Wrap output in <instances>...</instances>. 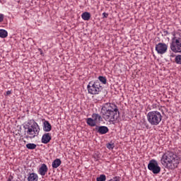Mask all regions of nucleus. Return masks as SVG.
Returning <instances> with one entry per match:
<instances>
[{"label":"nucleus","instance_id":"obj_16","mask_svg":"<svg viewBox=\"0 0 181 181\" xmlns=\"http://www.w3.org/2000/svg\"><path fill=\"white\" fill-rule=\"evenodd\" d=\"M92 118H93L95 121V122H103V117L101 115L97 114V113H93L92 115Z\"/></svg>","mask_w":181,"mask_h":181},{"label":"nucleus","instance_id":"obj_31","mask_svg":"<svg viewBox=\"0 0 181 181\" xmlns=\"http://www.w3.org/2000/svg\"><path fill=\"white\" fill-rule=\"evenodd\" d=\"M153 108H156V105H153Z\"/></svg>","mask_w":181,"mask_h":181},{"label":"nucleus","instance_id":"obj_29","mask_svg":"<svg viewBox=\"0 0 181 181\" xmlns=\"http://www.w3.org/2000/svg\"><path fill=\"white\" fill-rule=\"evenodd\" d=\"M7 181H13V177L10 176V177H8V179L7 180Z\"/></svg>","mask_w":181,"mask_h":181},{"label":"nucleus","instance_id":"obj_22","mask_svg":"<svg viewBox=\"0 0 181 181\" xmlns=\"http://www.w3.org/2000/svg\"><path fill=\"white\" fill-rule=\"evenodd\" d=\"M93 158L95 160H100V158H101V154L99 152H96L93 154Z\"/></svg>","mask_w":181,"mask_h":181},{"label":"nucleus","instance_id":"obj_26","mask_svg":"<svg viewBox=\"0 0 181 181\" xmlns=\"http://www.w3.org/2000/svg\"><path fill=\"white\" fill-rule=\"evenodd\" d=\"M102 16H103V19L105 18H108V13H105V12L103 13Z\"/></svg>","mask_w":181,"mask_h":181},{"label":"nucleus","instance_id":"obj_6","mask_svg":"<svg viewBox=\"0 0 181 181\" xmlns=\"http://www.w3.org/2000/svg\"><path fill=\"white\" fill-rule=\"evenodd\" d=\"M88 91L89 94H92L95 95L97 94H100L103 90V86L99 81L89 82L88 85L87 86Z\"/></svg>","mask_w":181,"mask_h":181},{"label":"nucleus","instance_id":"obj_1","mask_svg":"<svg viewBox=\"0 0 181 181\" xmlns=\"http://www.w3.org/2000/svg\"><path fill=\"white\" fill-rule=\"evenodd\" d=\"M160 163L165 169L175 170L181 163V158L172 151H165L160 158Z\"/></svg>","mask_w":181,"mask_h":181},{"label":"nucleus","instance_id":"obj_17","mask_svg":"<svg viewBox=\"0 0 181 181\" xmlns=\"http://www.w3.org/2000/svg\"><path fill=\"white\" fill-rule=\"evenodd\" d=\"M81 18L83 21H90L91 18V13L86 11L81 14Z\"/></svg>","mask_w":181,"mask_h":181},{"label":"nucleus","instance_id":"obj_9","mask_svg":"<svg viewBox=\"0 0 181 181\" xmlns=\"http://www.w3.org/2000/svg\"><path fill=\"white\" fill-rule=\"evenodd\" d=\"M95 131H96L97 134L100 135H105L110 131L107 127L106 126H96L95 128Z\"/></svg>","mask_w":181,"mask_h":181},{"label":"nucleus","instance_id":"obj_23","mask_svg":"<svg viewBox=\"0 0 181 181\" xmlns=\"http://www.w3.org/2000/svg\"><path fill=\"white\" fill-rule=\"evenodd\" d=\"M175 62L177 64H181V55H177L175 57Z\"/></svg>","mask_w":181,"mask_h":181},{"label":"nucleus","instance_id":"obj_15","mask_svg":"<svg viewBox=\"0 0 181 181\" xmlns=\"http://www.w3.org/2000/svg\"><path fill=\"white\" fill-rule=\"evenodd\" d=\"M60 165H62V160H60V158H56L52 162L53 169H57V168H59V166H60Z\"/></svg>","mask_w":181,"mask_h":181},{"label":"nucleus","instance_id":"obj_12","mask_svg":"<svg viewBox=\"0 0 181 181\" xmlns=\"http://www.w3.org/2000/svg\"><path fill=\"white\" fill-rule=\"evenodd\" d=\"M43 131L45 132H50L52 131V124L47 120H45L43 122Z\"/></svg>","mask_w":181,"mask_h":181},{"label":"nucleus","instance_id":"obj_5","mask_svg":"<svg viewBox=\"0 0 181 181\" xmlns=\"http://www.w3.org/2000/svg\"><path fill=\"white\" fill-rule=\"evenodd\" d=\"M170 50L173 53H181V33H177L173 35L171 42L170 43Z\"/></svg>","mask_w":181,"mask_h":181},{"label":"nucleus","instance_id":"obj_28","mask_svg":"<svg viewBox=\"0 0 181 181\" xmlns=\"http://www.w3.org/2000/svg\"><path fill=\"white\" fill-rule=\"evenodd\" d=\"M11 94H12V91H11V90L6 91V95H11Z\"/></svg>","mask_w":181,"mask_h":181},{"label":"nucleus","instance_id":"obj_7","mask_svg":"<svg viewBox=\"0 0 181 181\" xmlns=\"http://www.w3.org/2000/svg\"><path fill=\"white\" fill-rule=\"evenodd\" d=\"M148 169L151 170L154 175H158L160 173V166L158 163V161L155 159H152L149 161L148 164Z\"/></svg>","mask_w":181,"mask_h":181},{"label":"nucleus","instance_id":"obj_18","mask_svg":"<svg viewBox=\"0 0 181 181\" xmlns=\"http://www.w3.org/2000/svg\"><path fill=\"white\" fill-rule=\"evenodd\" d=\"M0 37L2 39H5V37H8V31L4 29L0 30Z\"/></svg>","mask_w":181,"mask_h":181},{"label":"nucleus","instance_id":"obj_21","mask_svg":"<svg viewBox=\"0 0 181 181\" xmlns=\"http://www.w3.org/2000/svg\"><path fill=\"white\" fill-rule=\"evenodd\" d=\"M96 180L97 181H105V180H107V177L105 176V175L102 174L96 178Z\"/></svg>","mask_w":181,"mask_h":181},{"label":"nucleus","instance_id":"obj_4","mask_svg":"<svg viewBox=\"0 0 181 181\" xmlns=\"http://www.w3.org/2000/svg\"><path fill=\"white\" fill-rule=\"evenodd\" d=\"M146 117L148 122L153 127H158L162 121V114L158 110L148 112Z\"/></svg>","mask_w":181,"mask_h":181},{"label":"nucleus","instance_id":"obj_27","mask_svg":"<svg viewBox=\"0 0 181 181\" xmlns=\"http://www.w3.org/2000/svg\"><path fill=\"white\" fill-rule=\"evenodd\" d=\"M4 14L0 13V22H4Z\"/></svg>","mask_w":181,"mask_h":181},{"label":"nucleus","instance_id":"obj_14","mask_svg":"<svg viewBox=\"0 0 181 181\" xmlns=\"http://www.w3.org/2000/svg\"><path fill=\"white\" fill-rule=\"evenodd\" d=\"M28 181H37L39 180V177L37 176V174L35 173H32L29 175L28 177Z\"/></svg>","mask_w":181,"mask_h":181},{"label":"nucleus","instance_id":"obj_24","mask_svg":"<svg viewBox=\"0 0 181 181\" xmlns=\"http://www.w3.org/2000/svg\"><path fill=\"white\" fill-rule=\"evenodd\" d=\"M106 146L107 149H114V148H115V146L114 145V144H110V143H108Z\"/></svg>","mask_w":181,"mask_h":181},{"label":"nucleus","instance_id":"obj_19","mask_svg":"<svg viewBox=\"0 0 181 181\" xmlns=\"http://www.w3.org/2000/svg\"><path fill=\"white\" fill-rule=\"evenodd\" d=\"M27 149L33 150L36 149V144L33 143H29L26 144Z\"/></svg>","mask_w":181,"mask_h":181},{"label":"nucleus","instance_id":"obj_30","mask_svg":"<svg viewBox=\"0 0 181 181\" xmlns=\"http://www.w3.org/2000/svg\"><path fill=\"white\" fill-rule=\"evenodd\" d=\"M164 34L166 35H169V32L168 30L164 31Z\"/></svg>","mask_w":181,"mask_h":181},{"label":"nucleus","instance_id":"obj_32","mask_svg":"<svg viewBox=\"0 0 181 181\" xmlns=\"http://www.w3.org/2000/svg\"><path fill=\"white\" fill-rule=\"evenodd\" d=\"M40 54H43V52H42V51H41V52H40Z\"/></svg>","mask_w":181,"mask_h":181},{"label":"nucleus","instance_id":"obj_25","mask_svg":"<svg viewBox=\"0 0 181 181\" xmlns=\"http://www.w3.org/2000/svg\"><path fill=\"white\" fill-rule=\"evenodd\" d=\"M107 181H121V178H119V177H113V179H110Z\"/></svg>","mask_w":181,"mask_h":181},{"label":"nucleus","instance_id":"obj_20","mask_svg":"<svg viewBox=\"0 0 181 181\" xmlns=\"http://www.w3.org/2000/svg\"><path fill=\"white\" fill-rule=\"evenodd\" d=\"M98 80L103 84H107V78H105V76H98Z\"/></svg>","mask_w":181,"mask_h":181},{"label":"nucleus","instance_id":"obj_13","mask_svg":"<svg viewBox=\"0 0 181 181\" xmlns=\"http://www.w3.org/2000/svg\"><path fill=\"white\" fill-rule=\"evenodd\" d=\"M86 124H88L89 127H98L97 122H95V119L93 117L86 119Z\"/></svg>","mask_w":181,"mask_h":181},{"label":"nucleus","instance_id":"obj_2","mask_svg":"<svg viewBox=\"0 0 181 181\" xmlns=\"http://www.w3.org/2000/svg\"><path fill=\"white\" fill-rule=\"evenodd\" d=\"M103 117L109 122H114L119 117V110L115 103H105L102 107Z\"/></svg>","mask_w":181,"mask_h":181},{"label":"nucleus","instance_id":"obj_11","mask_svg":"<svg viewBox=\"0 0 181 181\" xmlns=\"http://www.w3.org/2000/svg\"><path fill=\"white\" fill-rule=\"evenodd\" d=\"M52 141V136H50V133H46L42 135L41 141L42 144H49Z\"/></svg>","mask_w":181,"mask_h":181},{"label":"nucleus","instance_id":"obj_10","mask_svg":"<svg viewBox=\"0 0 181 181\" xmlns=\"http://www.w3.org/2000/svg\"><path fill=\"white\" fill-rule=\"evenodd\" d=\"M47 170H49V168H47V165L45 163L42 164L38 170V173L41 176H45L47 173Z\"/></svg>","mask_w":181,"mask_h":181},{"label":"nucleus","instance_id":"obj_8","mask_svg":"<svg viewBox=\"0 0 181 181\" xmlns=\"http://www.w3.org/2000/svg\"><path fill=\"white\" fill-rule=\"evenodd\" d=\"M156 51L158 54H165L168 52V45L159 42L156 45Z\"/></svg>","mask_w":181,"mask_h":181},{"label":"nucleus","instance_id":"obj_3","mask_svg":"<svg viewBox=\"0 0 181 181\" xmlns=\"http://www.w3.org/2000/svg\"><path fill=\"white\" fill-rule=\"evenodd\" d=\"M23 128L25 129V135L26 139H33V138L39 135V132H40V127H39V124H37V122H35V120H30L28 122L23 126Z\"/></svg>","mask_w":181,"mask_h":181}]
</instances>
